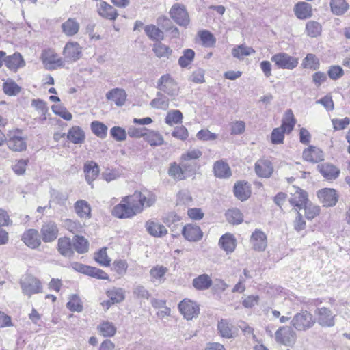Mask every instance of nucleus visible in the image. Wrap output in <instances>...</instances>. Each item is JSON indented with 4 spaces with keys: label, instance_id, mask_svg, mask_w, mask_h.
<instances>
[{
    "label": "nucleus",
    "instance_id": "1",
    "mask_svg": "<svg viewBox=\"0 0 350 350\" xmlns=\"http://www.w3.org/2000/svg\"><path fill=\"white\" fill-rule=\"evenodd\" d=\"M133 194L123 199V202L116 205L112 211L113 215L118 218H129L142 211H137L134 206L137 205L138 200L133 199Z\"/></svg>",
    "mask_w": 350,
    "mask_h": 350
},
{
    "label": "nucleus",
    "instance_id": "2",
    "mask_svg": "<svg viewBox=\"0 0 350 350\" xmlns=\"http://www.w3.org/2000/svg\"><path fill=\"white\" fill-rule=\"evenodd\" d=\"M157 88L159 92L167 94L171 100L178 94V87L177 83L169 74L162 75L157 82Z\"/></svg>",
    "mask_w": 350,
    "mask_h": 350
},
{
    "label": "nucleus",
    "instance_id": "3",
    "mask_svg": "<svg viewBox=\"0 0 350 350\" xmlns=\"http://www.w3.org/2000/svg\"><path fill=\"white\" fill-rule=\"evenodd\" d=\"M315 322V319L310 312L301 310L293 317L291 325L297 331H306L312 328Z\"/></svg>",
    "mask_w": 350,
    "mask_h": 350
},
{
    "label": "nucleus",
    "instance_id": "4",
    "mask_svg": "<svg viewBox=\"0 0 350 350\" xmlns=\"http://www.w3.org/2000/svg\"><path fill=\"white\" fill-rule=\"evenodd\" d=\"M22 292L24 295L31 297L33 294L42 292V286L40 281L31 275L24 276L20 281Z\"/></svg>",
    "mask_w": 350,
    "mask_h": 350
},
{
    "label": "nucleus",
    "instance_id": "5",
    "mask_svg": "<svg viewBox=\"0 0 350 350\" xmlns=\"http://www.w3.org/2000/svg\"><path fill=\"white\" fill-rule=\"evenodd\" d=\"M297 334L290 326L280 327L275 332V340L278 344L292 347L296 341Z\"/></svg>",
    "mask_w": 350,
    "mask_h": 350
},
{
    "label": "nucleus",
    "instance_id": "6",
    "mask_svg": "<svg viewBox=\"0 0 350 350\" xmlns=\"http://www.w3.org/2000/svg\"><path fill=\"white\" fill-rule=\"evenodd\" d=\"M271 60L280 69L293 70L298 65V58L291 56L286 53H278L273 55Z\"/></svg>",
    "mask_w": 350,
    "mask_h": 350
},
{
    "label": "nucleus",
    "instance_id": "7",
    "mask_svg": "<svg viewBox=\"0 0 350 350\" xmlns=\"http://www.w3.org/2000/svg\"><path fill=\"white\" fill-rule=\"evenodd\" d=\"M7 145L8 148L15 152H21L26 150V139L23 137L21 130L10 131L8 134Z\"/></svg>",
    "mask_w": 350,
    "mask_h": 350
},
{
    "label": "nucleus",
    "instance_id": "8",
    "mask_svg": "<svg viewBox=\"0 0 350 350\" xmlns=\"http://www.w3.org/2000/svg\"><path fill=\"white\" fill-rule=\"evenodd\" d=\"M133 198L138 200L137 205L134 206V209L137 211H142L144 207L152 206L157 200L155 194L147 190L135 191Z\"/></svg>",
    "mask_w": 350,
    "mask_h": 350
},
{
    "label": "nucleus",
    "instance_id": "9",
    "mask_svg": "<svg viewBox=\"0 0 350 350\" xmlns=\"http://www.w3.org/2000/svg\"><path fill=\"white\" fill-rule=\"evenodd\" d=\"M314 314L316 316L315 320L320 326L332 327L335 325L336 315L330 309L325 307L317 308L314 310Z\"/></svg>",
    "mask_w": 350,
    "mask_h": 350
},
{
    "label": "nucleus",
    "instance_id": "10",
    "mask_svg": "<svg viewBox=\"0 0 350 350\" xmlns=\"http://www.w3.org/2000/svg\"><path fill=\"white\" fill-rule=\"evenodd\" d=\"M170 16L179 25L186 26L189 23L187 11L183 5L176 3L170 10Z\"/></svg>",
    "mask_w": 350,
    "mask_h": 350
},
{
    "label": "nucleus",
    "instance_id": "11",
    "mask_svg": "<svg viewBox=\"0 0 350 350\" xmlns=\"http://www.w3.org/2000/svg\"><path fill=\"white\" fill-rule=\"evenodd\" d=\"M178 308L180 313L187 320H191L196 317L199 314V307L193 301L185 299L178 304Z\"/></svg>",
    "mask_w": 350,
    "mask_h": 350
},
{
    "label": "nucleus",
    "instance_id": "12",
    "mask_svg": "<svg viewBox=\"0 0 350 350\" xmlns=\"http://www.w3.org/2000/svg\"><path fill=\"white\" fill-rule=\"evenodd\" d=\"M291 194L289 202L291 205L297 207L299 210H301L303 206L308 202L306 192L299 187H293Z\"/></svg>",
    "mask_w": 350,
    "mask_h": 350
},
{
    "label": "nucleus",
    "instance_id": "13",
    "mask_svg": "<svg viewBox=\"0 0 350 350\" xmlns=\"http://www.w3.org/2000/svg\"><path fill=\"white\" fill-rule=\"evenodd\" d=\"M182 234L189 241L196 242L202 239L203 232L200 228L194 224L185 225L182 229Z\"/></svg>",
    "mask_w": 350,
    "mask_h": 350
},
{
    "label": "nucleus",
    "instance_id": "14",
    "mask_svg": "<svg viewBox=\"0 0 350 350\" xmlns=\"http://www.w3.org/2000/svg\"><path fill=\"white\" fill-rule=\"evenodd\" d=\"M40 232L43 241L49 243L57 239L59 230L55 222L49 221L42 226Z\"/></svg>",
    "mask_w": 350,
    "mask_h": 350
},
{
    "label": "nucleus",
    "instance_id": "15",
    "mask_svg": "<svg viewBox=\"0 0 350 350\" xmlns=\"http://www.w3.org/2000/svg\"><path fill=\"white\" fill-rule=\"evenodd\" d=\"M42 62L49 69H55L64 66V62L60 57L54 51L48 50L44 51L42 54Z\"/></svg>",
    "mask_w": 350,
    "mask_h": 350
},
{
    "label": "nucleus",
    "instance_id": "16",
    "mask_svg": "<svg viewBox=\"0 0 350 350\" xmlns=\"http://www.w3.org/2000/svg\"><path fill=\"white\" fill-rule=\"evenodd\" d=\"M318 198L324 206H334L338 201L336 191L333 189L325 188L319 191Z\"/></svg>",
    "mask_w": 350,
    "mask_h": 350
},
{
    "label": "nucleus",
    "instance_id": "17",
    "mask_svg": "<svg viewBox=\"0 0 350 350\" xmlns=\"http://www.w3.org/2000/svg\"><path fill=\"white\" fill-rule=\"evenodd\" d=\"M255 172L260 177L269 178L273 172V167L269 160L261 159L255 163Z\"/></svg>",
    "mask_w": 350,
    "mask_h": 350
},
{
    "label": "nucleus",
    "instance_id": "18",
    "mask_svg": "<svg viewBox=\"0 0 350 350\" xmlns=\"http://www.w3.org/2000/svg\"><path fill=\"white\" fill-rule=\"evenodd\" d=\"M22 241L27 246L32 249L37 248L41 244L38 232L35 229H29L25 232L22 236Z\"/></svg>",
    "mask_w": 350,
    "mask_h": 350
},
{
    "label": "nucleus",
    "instance_id": "19",
    "mask_svg": "<svg viewBox=\"0 0 350 350\" xmlns=\"http://www.w3.org/2000/svg\"><path fill=\"white\" fill-rule=\"evenodd\" d=\"M146 231L152 237H162L167 234V230L161 224L154 220H148L146 222Z\"/></svg>",
    "mask_w": 350,
    "mask_h": 350
},
{
    "label": "nucleus",
    "instance_id": "20",
    "mask_svg": "<svg viewBox=\"0 0 350 350\" xmlns=\"http://www.w3.org/2000/svg\"><path fill=\"white\" fill-rule=\"evenodd\" d=\"M64 55L66 58L75 62L81 57V48L77 42H68L64 49Z\"/></svg>",
    "mask_w": 350,
    "mask_h": 350
},
{
    "label": "nucleus",
    "instance_id": "21",
    "mask_svg": "<svg viewBox=\"0 0 350 350\" xmlns=\"http://www.w3.org/2000/svg\"><path fill=\"white\" fill-rule=\"evenodd\" d=\"M250 242L255 250L263 251L267 245V237L264 232L256 230L252 233Z\"/></svg>",
    "mask_w": 350,
    "mask_h": 350
},
{
    "label": "nucleus",
    "instance_id": "22",
    "mask_svg": "<svg viewBox=\"0 0 350 350\" xmlns=\"http://www.w3.org/2000/svg\"><path fill=\"white\" fill-rule=\"evenodd\" d=\"M322 176L327 180L336 179L340 174V170L332 164L325 163L317 166Z\"/></svg>",
    "mask_w": 350,
    "mask_h": 350
},
{
    "label": "nucleus",
    "instance_id": "23",
    "mask_svg": "<svg viewBox=\"0 0 350 350\" xmlns=\"http://www.w3.org/2000/svg\"><path fill=\"white\" fill-rule=\"evenodd\" d=\"M4 62L5 66L11 70L16 71L19 68L24 67L25 62L22 55L18 53H15L12 55L5 57Z\"/></svg>",
    "mask_w": 350,
    "mask_h": 350
},
{
    "label": "nucleus",
    "instance_id": "24",
    "mask_svg": "<svg viewBox=\"0 0 350 350\" xmlns=\"http://www.w3.org/2000/svg\"><path fill=\"white\" fill-rule=\"evenodd\" d=\"M303 158L307 161L317 163L323 160L324 155L319 148L310 146L308 149L304 150Z\"/></svg>",
    "mask_w": 350,
    "mask_h": 350
},
{
    "label": "nucleus",
    "instance_id": "25",
    "mask_svg": "<svg viewBox=\"0 0 350 350\" xmlns=\"http://www.w3.org/2000/svg\"><path fill=\"white\" fill-rule=\"evenodd\" d=\"M79 22L72 18H69L61 25L62 32L70 37L76 35L79 31Z\"/></svg>",
    "mask_w": 350,
    "mask_h": 350
},
{
    "label": "nucleus",
    "instance_id": "26",
    "mask_svg": "<svg viewBox=\"0 0 350 350\" xmlns=\"http://www.w3.org/2000/svg\"><path fill=\"white\" fill-rule=\"evenodd\" d=\"M107 295L110 301L107 302L108 308L111 304L120 303L125 299V291L122 288L113 287L107 291Z\"/></svg>",
    "mask_w": 350,
    "mask_h": 350
},
{
    "label": "nucleus",
    "instance_id": "27",
    "mask_svg": "<svg viewBox=\"0 0 350 350\" xmlns=\"http://www.w3.org/2000/svg\"><path fill=\"white\" fill-rule=\"evenodd\" d=\"M98 12L100 16L109 20H114L118 16L116 10L104 1L100 2L98 5Z\"/></svg>",
    "mask_w": 350,
    "mask_h": 350
},
{
    "label": "nucleus",
    "instance_id": "28",
    "mask_svg": "<svg viewBox=\"0 0 350 350\" xmlns=\"http://www.w3.org/2000/svg\"><path fill=\"white\" fill-rule=\"evenodd\" d=\"M106 98L114 101L117 106H122L125 103L126 94L122 89L114 88L106 94Z\"/></svg>",
    "mask_w": 350,
    "mask_h": 350
},
{
    "label": "nucleus",
    "instance_id": "29",
    "mask_svg": "<svg viewBox=\"0 0 350 350\" xmlns=\"http://www.w3.org/2000/svg\"><path fill=\"white\" fill-rule=\"evenodd\" d=\"M213 284L211 277L206 273L198 275L193 280V287L198 291L208 289Z\"/></svg>",
    "mask_w": 350,
    "mask_h": 350
},
{
    "label": "nucleus",
    "instance_id": "30",
    "mask_svg": "<svg viewBox=\"0 0 350 350\" xmlns=\"http://www.w3.org/2000/svg\"><path fill=\"white\" fill-rule=\"evenodd\" d=\"M296 16L299 19H306L312 16V6L306 2H298L294 7Z\"/></svg>",
    "mask_w": 350,
    "mask_h": 350
},
{
    "label": "nucleus",
    "instance_id": "31",
    "mask_svg": "<svg viewBox=\"0 0 350 350\" xmlns=\"http://www.w3.org/2000/svg\"><path fill=\"white\" fill-rule=\"evenodd\" d=\"M213 171L217 178H228L231 176V170L228 163L224 161H217L214 163Z\"/></svg>",
    "mask_w": 350,
    "mask_h": 350
},
{
    "label": "nucleus",
    "instance_id": "32",
    "mask_svg": "<svg viewBox=\"0 0 350 350\" xmlns=\"http://www.w3.org/2000/svg\"><path fill=\"white\" fill-rule=\"evenodd\" d=\"M84 172L87 182L91 185L99 173L98 165L94 161H88L84 165Z\"/></svg>",
    "mask_w": 350,
    "mask_h": 350
},
{
    "label": "nucleus",
    "instance_id": "33",
    "mask_svg": "<svg viewBox=\"0 0 350 350\" xmlns=\"http://www.w3.org/2000/svg\"><path fill=\"white\" fill-rule=\"evenodd\" d=\"M219 245L227 254L234 252L236 247V239L230 234H225L220 238Z\"/></svg>",
    "mask_w": 350,
    "mask_h": 350
},
{
    "label": "nucleus",
    "instance_id": "34",
    "mask_svg": "<svg viewBox=\"0 0 350 350\" xmlns=\"http://www.w3.org/2000/svg\"><path fill=\"white\" fill-rule=\"evenodd\" d=\"M153 108L167 110L170 107V98L161 92L157 93V96L150 103Z\"/></svg>",
    "mask_w": 350,
    "mask_h": 350
},
{
    "label": "nucleus",
    "instance_id": "35",
    "mask_svg": "<svg viewBox=\"0 0 350 350\" xmlns=\"http://www.w3.org/2000/svg\"><path fill=\"white\" fill-rule=\"evenodd\" d=\"M168 174L170 177L177 180H185L189 176L187 173L184 172V169L180 163L177 164L176 162L170 163L168 169Z\"/></svg>",
    "mask_w": 350,
    "mask_h": 350
},
{
    "label": "nucleus",
    "instance_id": "36",
    "mask_svg": "<svg viewBox=\"0 0 350 350\" xmlns=\"http://www.w3.org/2000/svg\"><path fill=\"white\" fill-rule=\"evenodd\" d=\"M67 138L74 144H82L85 141V133L79 126H72L68 132Z\"/></svg>",
    "mask_w": 350,
    "mask_h": 350
},
{
    "label": "nucleus",
    "instance_id": "37",
    "mask_svg": "<svg viewBox=\"0 0 350 350\" xmlns=\"http://www.w3.org/2000/svg\"><path fill=\"white\" fill-rule=\"evenodd\" d=\"M234 193L240 200H246L251 194L250 186L247 183H238L234 185Z\"/></svg>",
    "mask_w": 350,
    "mask_h": 350
},
{
    "label": "nucleus",
    "instance_id": "38",
    "mask_svg": "<svg viewBox=\"0 0 350 350\" xmlns=\"http://www.w3.org/2000/svg\"><path fill=\"white\" fill-rule=\"evenodd\" d=\"M57 249L59 252L64 256H70L73 254L70 239L66 237L58 239Z\"/></svg>",
    "mask_w": 350,
    "mask_h": 350
},
{
    "label": "nucleus",
    "instance_id": "39",
    "mask_svg": "<svg viewBox=\"0 0 350 350\" xmlns=\"http://www.w3.org/2000/svg\"><path fill=\"white\" fill-rule=\"evenodd\" d=\"M147 36L153 41H161L164 38L163 32L157 27L153 25H148L144 27Z\"/></svg>",
    "mask_w": 350,
    "mask_h": 350
},
{
    "label": "nucleus",
    "instance_id": "40",
    "mask_svg": "<svg viewBox=\"0 0 350 350\" xmlns=\"http://www.w3.org/2000/svg\"><path fill=\"white\" fill-rule=\"evenodd\" d=\"M144 139L152 146H161L164 143L162 135L155 131H148L146 132Z\"/></svg>",
    "mask_w": 350,
    "mask_h": 350
},
{
    "label": "nucleus",
    "instance_id": "41",
    "mask_svg": "<svg viewBox=\"0 0 350 350\" xmlns=\"http://www.w3.org/2000/svg\"><path fill=\"white\" fill-rule=\"evenodd\" d=\"M152 51L159 58H169L172 52L168 46L161 43L160 41L157 42L152 45Z\"/></svg>",
    "mask_w": 350,
    "mask_h": 350
},
{
    "label": "nucleus",
    "instance_id": "42",
    "mask_svg": "<svg viewBox=\"0 0 350 350\" xmlns=\"http://www.w3.org/2000/svg\"><path fill=\"white\" fill-rule=\"evenodd\" d=\"M255 53L252 47H248L244 44L236 46L232 49V55L234 57L239 59H243L244 57L249 56Z\"/></svg>",
    "mask_w": 350,
    "mask_h": 350
},
{
    "label": "nucleus",
    "instance_id": "43",
    "mask_svg": "<svg viewBox=\"0 0 350 350\" xmlns=\"http://www.w3.org/2000/svg\"><path fill=\"white\" fill-rule=\"evenodd\" d=\"M296 123L294 115L291 109H288L283 117L282 127L287 133L291 132Z\"/></svg>",
    "mask_w": 350,
    "mask_h": 350
},
{
    "label": "nucleus",
    "instance_id": "44",
    "mask_svg": "<svg viewBox=\"0 0 350 350\" xmlns=\"http://www.w3.org/2000/svg\"><path fill=\"white\" fill-rule=\"evenodd\" d=\"M100 334L105 337H111L116 333V328L111 322L103 321L98 326Z\"/></svg>",
    "mask_w": 350,
    "mask_h": 350
},
{
    "label": "nucleus",
    "instance_id": "45",
    "mask_svg": "<svg viewBox=\"0 0 350 350\" xmlns=\"http://www.w3.org/2000/svg\"><path fill=\"white\" fill-rule=\"evenodd\" d=\"M330 6L332 12L338 16L343 14L349 8L345 0H332Z\"/></svg>",
    "mask_w": 350,
    "mask_h": 350
},
{
    "label": "nucleus",
    "instance_id": "46",
    "mask_svg": "<svg viewBox=\"0 0 350 350\" xmlns=\"http://www.w3.org/2000/svg\"><path fill=\"white\" fill-rule=\"evenodd\" d=\"M167 271V269L163 266L157 265L153 267L150 271L151 280L154 282H159L161 283Z\"/></svg>",
    "mask_w": 350,
    "mask_h": 350
},
{
    "label": "nucleus",
    "instance_id": "47",
    "mask_svg": "<svg viewBox=\"0 0 350 350\" xmlns=\"http://www.w3.org/2000/svg\"><path fill=\"white\" fill-rule=\"evenodd\" d=\"M75 211L81 217L88 218L90 215L91 208L85 200H79L75 203Z\"/></svg>",
    "mask_w": 350,
    "mask_h": 350
},
{
    "label": "nucleus",
    "instance_id": "48",
    "mask_svg": "<svg viewBox=\"0 0 350 350\" xmlns=\"http://www.w3.org/2000/svg\"><path fill=\"white\" fill-rule=\"evenodd\" d=\"M183 118V114L179 110H172L167 113L165 122L170 126H172L181 123Z\"/></svg>",
    "mask_w": 350,
    "mask_h": 350
},
{
    "label": "nucleus",
    "instance_id": "49",
    "mask_svg": "<svg viewBox=\"0 0 350 350\" xmlns=\"http://www.w3.org/2000/svg\"><path fill=\"white\" fill-rule=\"evenodd\" d=\"M73 245L75 250L79 254H84L88 251L89 243L83 237L75 236Z\"/></svg>",
    "mask_w": 350,
    "mask_h": 350
},
{
    "label": "nucleus",
    "instance_id": "50",
    "mask_svg": "<svg viewBox=\"0 0 350 350\" xmlns=\"http://www.w3.org/2000/svg\"><path fill=\"white\" fill-rule=\"evenodd\" d=\"M218 330L224 338H230L233 337L232 325L226 320H221L217 325Z\"/></svg>",
    "mask_w": 350,
    "mask_h": 350
},
{
    "label": "nucleus",
    "instance_id": "51",
    "mask_svg": "<svg viewBox=\"0 0 350 350\" xmlns=\"http://www.w3.org/2000/svg\"><path fill=\"white\" fill-rule=\"evenodd\" d=\"M180 165L184 169V172H185L189 176L196 174L197 170L200 167L197 161H185L180 159Z\"/></svg>",
    "mask_w": 350,
    "mask_h": 350
},
{
    "label": "nucleus",
    "instance_id": "52",
    "mask_svg": "<svg viewBox=\"0 0 350 350\" xmlns=\"http://www.w3.org/2000/svg\"><path fill=\"white\" fill-rule=\"evenodd\" d=\"M91 129L92 132L100 138L103 139L107 135V126L98 121L92 122Z\"/></svg>",
    "mask_w": 350,
    "mask_h": 350
},
{
    "label": "nucleus",
    "instance_id": "53",
    "mask_svg": "<svg viewBox=\"0 0 350 350\" xmlns=\"http://www.w3.org/2000/svg\"><path fill=\"white\" fill-rule=\"evenodd\" d=\"M199 36L202 44L206 47H212L216 42L214 36L208 31H202L199 32Z\"/></svg>",
    "mask_w": 350,
    "mask_h": 350
},
{
    "label": "nucleus",
    "instance_id": "54",
    "mask_svg": "<svg viewBox=\"0 0 350 350\" xmlns=\"http://www.w3.org/2000/svg\"><path fill=\"white\" fill-rule=\"evenodd\" d=\"M95 260L101 266L108 267L110 265L111 259L107 256V248L100 249L94 256Z\"/></svg>",
    "mask_w": 350,
    "mask_h": 350
},
{
    "label": "nucleus",
    "instance_id": "55",
    "mask_svg": "<svg viewBox=\"0 0 350 350\" xmlns=\"http://www.w3.org/2000/svg\"><path fill=\"white\" fill-rule=\"evenodd\" d=\"M228 221L232 224H241L243 221V215L239 209L228 210L226 214Z\"/></svg>",
    "mask_w": 350,
    "mask_h": 350
},
{
    "label": "nucleus",
    "instance_id": "56",
    "mask_svg": "<svg viewBox=\"0 0 350 350\" xmlns=\"http://www.w3.org/2000/svg\"><path fill=\"white\" fill-rule=\"evenodd\" d=\"M67 308L72 312H80L83 310V306L79 297L72 295L66 304Z\"/></svg>",
    "mask_w": 350,
    "mask_h": 350
},
{
    "label": "nucleus",
    "instance_id": "57",
    "mask_svg": "<svg viewBox=\"0 0 350 350\" xmlns=\"http://www.w3.org/2000/svg\"><path fill=\"white\" fill-rule=\"evenodd\" d=\"M304 209L305 216L308 219H312L319 214L320 208L318 206L308 202L303 206Z\"/></svg>",
    "mask_w": 350,
    "mask_h": 350
},
{
    "label": "nucleus",
    "instance_id": "58",
    "mask_svg": "<svg viewBox=\"0 0 350 350\" xmlns=\"http://www.w3.org/2000/svg\"><path fill=\"white\" fill-rule=\"evenodd\" d=\"M195 53L192 49H185L183 55L178 59V64L182 68L187 67L194 58Z\"/></svg>",
    "mask_w": 350,
    "mask_h": 350
},
{
    "label": "nucleus",
    "instance_id": "59",
    "mask_svg": "<svg viewBox=\"0 0 350 350\" xmlns=\"http://www.w3.org/2000/svg\"><path fill=\"white\" fill-rule=\"evenodd\" d=\"M306 30L308 36L314 38L320 34L321 26L317 22L309 21L306 24Z\"/></svg>",
    "mask_w": 350,
    "mask_h": 350
},
{
    "label": "nucleus",
    "instance_id": "60",
    "mask_svg": "<svg viewBox=\"0 0 350 350\" xmlns=\"http://www.w3.org/2000/svg\"><path fill=\"white\" fill-rule=\"evenodd\" d=\"M286 133L282 127H278L273 130L271 135V141L273 144H281L284 142V133Z\"/></svg>",
    "mask_w": 350,
    "mask_h": 350
},
{
    "label": "nucleus",
    "instance_id": "61",
    "mask_svg": "<svg viewBox=\"0 0 350 350\" xmlns=\"http://www.w3.org/2000/svg\"><path fill=\"white\" fill-rule=\"evenodd\" d=\"M202 155V152L199 149L196 148H191L188 150L186 152L182 154L180 157V159H183L185 161H195L198 160Z\"/></svg>",
    "mask_w": 350,
    "mask_h": 350
},
{
    "label": "nucleus",
    "instance_id": "62",
    "mask_svg": "<svg viewBox=\"0 0 350 350\" xmlns=\"http://www.w3.org/2000/svg\"><path fill=\"white\" fill-rule=\"evenodd\" d=\"M202 155V152L199 149L196 148H191L188 150L186 152L182 154L180 157V159H183L185 161H195L198 160Z\"/></svg>",
    "mask_w": 350,
    "mask_h": 350
},
{
    "label": "nucleus",
    "instance_id": "63",
    "mask_svg": "<svg viewBox=\"0 0 350 350\" xmlns=\"http://www.w3.org/2000/svg\"><path fill=\"white\" fill-rule=\"evenodd\" d=\"M319 60L316 56L312 53H309L304 58L302 65L304 68L316 70L319 68Z\"/></svg>",
    "mask_w": 350,
    "mask_h": 350
},
{
    "label": "nucleus",
    "instance_id": "64",
    "mask_svg": "<svg viewBox=\"0 0 350 350\" xmlns=\"http://www.w3.org/2000/svg\"><path fill=\"white\" fill-rule=\"evenodd\" d=\"M3 91L9 96H14L21 91V88L14 81H8L3 83Z\"/></svg>",
    "mask_w": 350,
    "mask_h": 350
}]
</instances>
